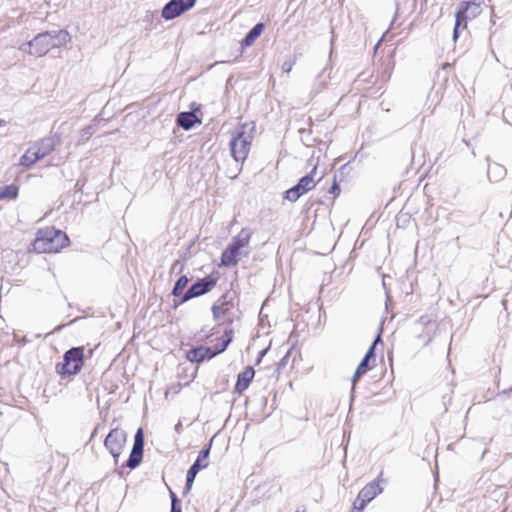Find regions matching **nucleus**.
Returning <instances> with one entry per match:
<instances>
[{"mask_svg":"<svg viewBox=\"0 0 512 512\" xmlns=\"http://www.w3.org/2000/svg\"><path fill=\"white\" fill-rule=\"evenodd\" d=\"M70 40L71 36L66 30L45 31L21 45L20 50L41 57L53 48H60L66 45Z\"/></svg>","mask_w":512,"mask_h":512,"instance_id":"obj_1","label":"nucleus"},{"mask_svg":"<svg viewBox=\"0 0 512 512\" xmlns=\"http://www.w3.org/2000/svg\"><path fill=\"white\" fill-rule=\"evenodd\" d=\"M69 237L55 227L39 229L33 241V250L37 253H57L69 245Z\"/></svg>","mask_w":512,"mask_h":512,"instance_id":"obj_2","label":"nucleus"},{"mask_svg":"<svg viewBox=\"0 0 512 512\" xmlns=\"http://www.w3.org/2000/svg\"><path fill=\"white\" fill-rule=\"evenodd\" d=\"M84 365V347H72L63 355V361L55 366L56 373L61 379L78 374Z\"/></svg>","mask_w":512,"mask_h":512,"instance_id":"obj_3","label":"nucleus"},{"mask_svg":"<svg viewBox=\"0 0 512 512\" xmlns=\"http://www.w3.org/2000/svg\"><path fill=\"white\" fill-rule=\"evenodd\" d=\"M251 236L252 232L250 229L242 228L222 252L221 265L224 267L236 266L238 264V256L241 254V250L249 245Z\"/></svg>","mask_w":512,"mask_h":512,"instance_id":"obj_4","label":"nucleus"},{"mask_svg":"<svg viewBox=\"0 0 512 512\" xmlns=\"http://www.w3.org/2000/svg\"><path fill=\"white\" fill-rule=\"evenodd\" d=\"M218 275L211 273L203 278H198L182 295V298L174 300V307L181 305L193 298L203 296L214 289L218 281Z\"/></svg>","mask_w":512,"mask_h":512,"instance_id":"obj_5","label":"nucleus"},{"mask_svg":"<svg viewBox=\"0 0 512 512\" xmlns=\"http://www.w3.org/2000/svg\"><path fill=\"white\" fill-rule=\"evenodd\" d=\"M316 174L317 165H314L313 169L309 173L301 177L294 186L285 191L284 198L290 202H296L301 196L311 191L322 179L320 176L315 180Z\"/></svg>","mask_w":512,"mask_h":512,"instance_id":"obj_6","label":"nucleus"},{"mask_svg":"<svg viewBox=\"0 0 512 512\" xmlns=\"http://www.w3.org/2000/svg\"><path fill=\"white\" fill-rule=\"evenodd\" d=\"M213 438L209 441L208 444H206L202 450L199 452L196 460L194 463L189 467L187 474H186V483L183 488V495H186L190 492L194 480L196 478V475L201 471L202 469H205L209 465V455L210 450L212 446Z\"/></svg>","mask_w":512,"mask_h":512,"instance_id":"obj_7","label":"nucleus"},{"mask_svg":"<svg viewBox=\"0 0 512 512\" xmlns=\"http://www.w3.org/2000/svg\"><path fill=\"white\" fill-rule=\"evenodd\" d=\"M126 441L127 433L118 427L111 429L104 440V446L114 458L115 464L118 463Z\"/></svg>","mask_w":512,"mask_h":512,"instance_id":"obj_8","label":"nucleus"},{"mask_svg":"<svg viewBox=\"0 0 512 512\" xmlns=\"http://www.w3.org/2000/svg\"><path fill=\"white\" fill-rule=\"evenodd\" d=\"M197 0H169L161 10V17L166 21L173 20L191 10Z\"/></svg>","mask_w":512,"mask_h":512,"instance_id":"obj_9","label":"nucleus"},{"mask_svg":"<svg viewBox=\"0 0 512 512\" xmlns=\"http://www.w3.org/2000/svg\"><path fill=\"white\" fill-rule=\"evenodd\" d=\"M379 342H382L381 336L378 335L373 343L370 345L369 349L365 353L363 359L359 363L356 371L352 377V389H351V399H353V394L355 392L356 382L369 370L372 369L373 365H370V360L375 361V348Z\"/></svg>","mask_w":512,"mask_h":512,"instance_id":"obj_10","label":"nucleus"},{"mask_svg":"<svg viewBox=\"0 0 512 512\" xmlns=\"http://www.w3.org/2000/svg\"><path fill=\"white\" fill-rule=\"evenodd\" d=\"M144 443V431L142 428H138L134 436V443L129 458L122 467L135 469L141 464L144 453Z\"/></svg>","mask_w":512,"mask_h":512,"instance_id":"obj_11","label":"nucleus"},{"mask_svg":"<svg viewBox=\"0 0 512 512\" xmlns=\"http://www.w3.org/2000/svg\"><path fill=\"white\" fill-rule=\"evenodd\" d=\"M251 142L244 136L243 132H238L230 140L229 146L231 155L236 162H244L250 150Z\"/></svg>","mask_w":512,"mask_h":512,"instance_id":"obj_12","label":"nucleus"},{"mask_svg":"<svg viewBox=\"0 0 512 512\" xmlns=\"http://www.w3.org/2000/svg\"><path fill=\"white\" fill-rule=\"evenodd\" d=\"M480 3L462 1L459 3L458 9L455 14V25L462 28L467 27V20L474 18L479 13Z\"/></svg>","mask_w":512,"mask_h":512,"instance_id":"obj_13","label":"nucleus"},{"mask_svg":"<svg viewBox=\"0 0 512 512\" xmlns=\"http://www.w3.org/2000/svg\"><path fill=\"white\" fill-rule=\"evenodd\" d=\"M383 472H380L378 477L372 482L366 484L358 493V496L355 501L362 507H366V505L371 502L377 495L382 493L383 488L380 486V482L382 481Z\"/></svg>","mask_w":512,"mask_h":512,"instance_id":"obj_14","label":"nucleus"},{"mask_svg":"<svg viewBox=\"0 0 512 512\" xmlns=\"http://www.w3.org/2000/svg\"><path fill=\"white\" fill-rule=\"evenodd\" d=\"M216 302L221 306L223 310L222 312H226L228 316L227 323L232 324L234 319L230 316V312L236 305H238L236 292L229 290L224 293Z\"/></svg>","mask_w":512,"mask_h":512,"instance_id":"obj_15","label":"nucleus"},{"mask_svg":"<svg viewBox=\"0 0 512 512\" xmlns=\"http://www.w3.org/2000/svg\"><path fill=\"white\" fill-rule=\"evenodd\" d=\"M255 375V370L252 366H248L244 369V371L240 372L237 375L236 384L234 387V392L237 394H242L251 384Z\"/></svg>","mask_w":512,"mask_h":512,"instance_id":"obj_16","label":"nucleus"},{"mask_svg":"<svg viewBox=\"0 0 512 512\" xmlns=\"http://www.w3.org/2000/svg\"><path fill=\"white\" fill-rule=\"evenodd\" d=\"M212 358H214L212 347L208 346L194 347L187 352V359L191 362L201 363Z\"/></svg>","mask_w":512,"mask_h":512,"instance_id":"obj_17","label":"nucleus"},{"mask_svg":"<svg viewBox=\"0 0 512 512\" xmlns=\"http://www.w3.org/2000/svg\"><path fill=\"white\" fill-rule=\"evenodd\" d=\"M177 125L185 131L191 130L196 123H201V120L192 111H183L177 114Z\"/></svg>","mask_w":512,"mask_h":512,"instance_id":"obj_18","label":"nucleus"},{"mask_svg":"<svg viewBox=\"0 0 512 512\" xmlns=\"http://www.w3.org/2000/svg\"><path fill=\"white\" fill-rule=\"evenodd\" d=\"M55 145V138L47 137L39 141L35 146H33V148L35 149V153L39 156V158L42 159L54 150Z\"/></svg>","mask_w":512,"mask_h":512,"instance_id":"obj_19","label":"nucleus"},{"mask_svg":"<svg viewBox=\"0 0 512 512\" xmlns=\"http://www.w3.org/2000/svg\"><path fill=\"white\" fill-rule=\"evenodd\" d=\"M264 29L265 24L263 22H258L249 30V32L241 40V45L245 47L251 46L255 42V40L262 34Z\"/></svg>","mask_w":512,"mask_h":512,"instance_id":"obj_20","label":"nucleus"},{"mask_svg":"<svg viewBox=\"0 0 512 512\" xmlns=\"http://www.w3.org/2000/svg\"><path fill=\"white\" fill-rule=\"evenodd\" d=\"M506 174L507 170L503 165L499 163L488 164L487 175L490 181L498 182L503 179Z\"/></svg>","mask_w":512,"mask_h":512,"instance_id":"obj_21","label":"nucleus"},{"mask_svg":"<svg viewBox=\"0 0 512 512\" xmlns=\"http://www.w3.org/2000/svg\"><path fill=\"white\" fill-rule=\"evenodd\" d=\"M38 160H40L39 156L35 153V149L31 147L20 157L18 165L28 168Z\"/></svg>","mask_w":512,"mask_h":512,"instance_id":"obj_22","label":"nucleus"},{"mask_svg":"<svg viewBox=\"0 0 512 512\" xmlns=\"http://www.w3.org/2000/svg\"><path fill=\"white\" fill-rule=\"evenodd\" d=\"M189 281L190 279L188 278L187 275H181L174 283L171 294L175 298H182V295L185 293L184 289L186 288Z\"/></svg>","mask_w":512,"mask_h":512,"instance_id":"obj_23","label":"nucleus"},{"mask_svg":"<svg viewBox=\"0 0 512 512\" xmlns=\"http://www.w3.org/2000/svg\"><path fill=\"white\" fill-rule=\"evenodd\" d=\"M19 194V187L15 184L0 186V200L16 199Z\"/></svg>","mask_w":512,"mask_h":512,"instance_id":"obj_24","label":"nucleus"},{"mask_svg":"<svg viewBox=\"0 0 512 512\" xmlns=\"http://www.w3.org/2000/svg\"><path fill=\"white\" fill-rule=\"evenodd\" d=\"M94 132H95V126L88 125V126L84 127L80 131L79 138L77 140V145L85 144L91 138V136L94 134Z\"/></svg>","mask_w":512,"mask_h":512,"instance_id":"obj_25","label":"nucleus"},{"mask_svg":"<svg viewBox=\"0 0 512 512\" xmlns=\"http://www.w3.org/2000/svg\"><path fill=\"white\" fill-rule=\"evenodd\" d=\"M229 346V339H222L220 343L216 344L214 347H212V353L214 354V357L218 354L223 353L227 347Z\"/></svg>","mask_w":512,"mask_h":512,"instance_id":"obj_26","label":"nucleus"},{"mask_svg":"<svg viewBox=\"0 0 512 512\" xmlns=\"http://www.w3.org/2000/svg\"><path fill=\"white\" fill-rule=\"evenodd\" d=\"M171 498V511L170 512H182L181 501L173 491H170Z\"/></svg>","mask_w":512,"mask_h":512,"instance_id":"obj_27","label":"nucleus"},{"mask_svg":"<svg viewBox=\"0 0 512 512\" xmlns=\"http://www.w3.org/2000/svg\"><path fill=\"white\" fill-rule=\"evenodd\" d=\"M212 315L214 320H219L222 316H227L226 312H222L221 306L215 302L211 307Z\"/></svg>","mask_w":512,"mask_h":512,"instance_id":"obj_28","label":"nucleus"},{"mask_svg":"<svg viewBox=\"0 0 512 512\" xmlns=\"http://www.w3.org/2000/svg\"><path fill=\"white\" fill-rule=\"evenodd\" d=\"M321 77H322V73L318 75L317 80H316V82H315V84L313 86L312 91L315 94H318L319 92H321L325 88V86H326V82L320 80Z\"/></svg>","mask_w":512,"mask_h":512,"instance_id":"obj_29","label":"nucleus"},{"mask_svg":"<svg viewBox=\"0 0 512 512\" xmlns=\"http://www.w3.org/2000/svg\"><path fill=\"white\" fill-rule=\"evenodd\" d=\"M184 269V263L180 260L174 261L170 269V274H180Z\"/></svg>","mask_w":512,"mask_h":512,"instance_id":"obj_30","label":"nucleus"},{"mask_svg":"<svg viewBox=\"0 0 512 512\" xmlns=\"http://www.w3.org/2000/svg\"><path fill=\"white\" fill-rule=\"evenodd\" d=\"M340 191H341L340 186L337 183V180H336V177H335L331 187L328 190V193L337 196V195L340 194Z\"/></svg>","mask_w":512,"mask_h":512,"instance_id":"obj_31","label":"nucleus"},{"mask_svg":"<svg viewBox=\"0 0 512 512\" xmlns=\"http://www.w3.org/2000/svg\"><path fill=\"white\" fill-rule=\"evenodd\" d=\"M292 349H293V347L289 348L288 351L286 352V354L280 360V362L278 363V367H277L278 370H280V369H282V368H284L286 366L288 358L290 357Z\"/></svg>","mask_w":512,"mask_h":512,"instance_id":"obj_32","label":"nucleus"},{"mask_svg":"<svg viewBox=\"0 0 512 512\" xmlns=\"http://www.w3.org/2000/svg\"><path fill=\"white\" fill-rule=\"evenodd\" d=\"M294 62L291 60H286L282 64V71L285 73H289L292 70Z\"/></svg>","mask_w":512,"mask_h":512,"instance_id":"obj_33","label":"nucleus"},{"mask_svg":"<svg viewBox=\"0 0 512 512\" xmlns=\"http://www.w3.org/2000/svg\"><path fill=\"white\" fill-rule=\"evenodd\" d=\"M222 339H229L230 344L233 341V330L231 328L225 329Z\"/></svg>","mask_w":512,"mask_h":512,"instance_id":"obj_34","label":"nucleus"},{"mask_svg":"<svg viewBox=\"0 0 512 512\" xmlns=\"http://www.w3.org/2000/svg\"><path fill=\"white\" fill-rule=\"evenodd\" d=\"M364 507H362L358 501H355L353 504V507L350 509L349 512H362Z\"/></svg>","mask_w":512,"mask_h":512,"instance_id":"obj_35","label":"nucleus"},{"mask_svg":"<svg viewBox=\"0 0 512 512\" xmlns=\"http://www.w3.org/2000/svg\"><path fill=\"white\" fill-rule=\"evenodd\" d=\"M267 351H268V348H265V349H262L261 351H259L258 357L256 360L257 364H259L261 362L262 358L266 355Z\"/></svg>","mask_w":512,"mask_h":512,"instance_id":"obj_36","label":"nucleus"},{"mask_svg":"<svg viewBox=\"0 0 512 512\" xmlns=\"http://www.w3.org/2000/svg\"><path fill=\"white\" fill-rule=\"evenodd\" d=\"M460 26L458 25H454V29H453V40L456 41L457 38L459 37V34H460Z\"/></svg>","mask_w":512,"mask_h":512,"instance_id":"obj_37","label":"nucleus"},{"mask_svg":"<svg viewBox=\"0 0 512 512\" xmlns=\"http://www.w3.org/2000/svg\"><path fill=\"white\" fill-rule=\"evenodd\" d=\"M451 402V397L449 396L447 399H446V396H443V404H444V411L447 412L448 410V407H447V403H450Z\"/></svg>","mask_w":512,"mask_h":512,"instance_id":"obj_38","label":"nucleus"},{"mask_svg":"<svg viewBox=\"0 0 512 512\" xmlns=\"http://www.w3.org/2000/svg\"><path fill=\"white\" fill-rule=\"evenodd\" d=\"M175 431L180 434L182 432V423L179 421L175 427H174Z\"/></svg>","mask_w":512,"mask_h":512,"instance_id":"obj_39","label":"nucleus"},{"mask_svg":"<svg viewBox=\"0 0 512 512\" xmlns=\"http://www.w3.org/2000/svg\"><path fill=\"white\" fill-rule=\"evenodd\" d=\"M6 121L0 120V133H2V127L6 126Z\"/></svg>","mask_w":512,"mask_h":512,"instance_id":"obj_40","label":"nucleus"},{"mask_svg":"<svg viewBox=\"0 0 512 512\" xmlns=\"http://www.w3.org/2000/svg\"><path fill=\"white\" fill-rule=\"evenodd\" d=\"M98 428L99 426H96L91 434V438H93L96 434H97V431H98Z\"/></svg>","mask_w":512,"mask_h":512,"instance_id":"obj_41","label":"nucleus"},{"mask_svg":"<svg viewBox=\"0 0 512 512\" xmlns=\"http://www.w3.org/2000/svg\"><path fill=\"white\" fill-rule=\"evenodd\" d=\"M503 393H512V386L507 391H504Z\"/></svg>","mask_w":512,"mask_h":512,"instance_id":"obj_42","label":"nucleus"},{"mask_svg":"<svg viewBox=\"0 0 512 512\" xmlns=\"http://www.w3.org/2000/svg\"><path fill=\"white\" fill-rule=\"evenodd\" d=\"M475 1H476V0H474L473 2H475ZM481 1H482V0H480L478 3H480V4H481Z\"/></svg>","mask_w":512,"mask_h":512,"instance_id":"obj_43","label":"nucleus"}]
</instances>
